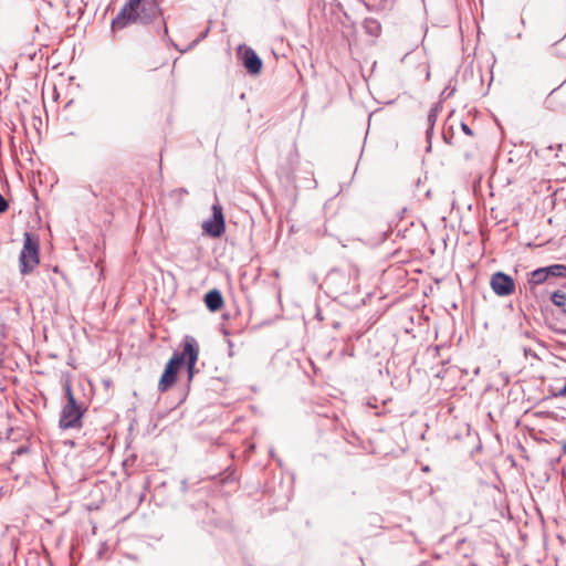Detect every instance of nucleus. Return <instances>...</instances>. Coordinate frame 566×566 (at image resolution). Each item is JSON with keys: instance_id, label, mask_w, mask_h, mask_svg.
Listing matches in <instances>:
<instances>
[{"instance_id": "obj_15", "label": "nucleus", "mask_w": 566, "mask_h": 566, "mask_svg": "<svg viewBox=\"0 0 566 566\" xmlns=\"http://www.w3.org/2000/svg\"><path fill=\"white\" fill-rule=\"evenodd\" d=\"M64 394L66 402H72V400H76L72 390L71 382L69 380L64 382Z\"/></svg>"}, {"instance_id": "obj_16", "label": "nucleus", "mask_w": 566, "mask_h": 566, "mask_svg": "<svg viewBox=\"0 0 566 566\" xmlns=\"http://www.w3.org/2000/svg\"><path fill=\"white\" fill-rule=\"evenodd\" d=\"M8 207H9L8 201L0 193V213L4 212L8 209Z\"/></svg>"}, {"instance_id": "obj_21", "label": "nucleus", "mask_w": 566, "mask_h": 566, "mask_svg": "<svg viewBox=\"0 0 566 566\" xmlns=\"http://www.w3.org/2000/svg\"><path fill=\"white\" fill-rule=\"evenodd\" d=\"M164 36L167 38L168 40H170L168 36V29H167L166 23H164Z\"/></svg>"}, {"instance_id": "obj_17", "label": "nucleus", "mask_w": 566, "mask_h": 566, "mask_svg": "<svg viewBox=\"0 0 566 566\" xmlns=\"http://www.w3.org/2000/svg\"><path fill=\"white\" fill-rule=\"evenodd\" d=\"M199 42V40H196L193 41L188 48L186 49H179L177 44L172 43V45L181 53H185L187 52L189 49H192L197 43Z\"/></svg>"}, {"instance_id": "obj_8", "label": "nucleus", "mask_w": 566, "mask_h": 566, "mask_svg": "<svg viewBox=\"0 0 566 566\" xmlns=\"http://www.w3.org/2000/svg\"><path fill=\"white\" fill-rule=\"evenodd\" d=\"M240 55L242 64L249 74L258 75L261 72L263 62L253 49L240 46Z\"/></svg>"}, {"instance_id": "obj_24", "label": "nucleus", "mask_w": 566, "mask_h": 566, "mask_svg": "<svg viewBox=\"0 0 566 566\" xmlns=\"http://www.w3.org/2000/svg\"><path fill=\"white\" fill-rule=\"evenodd\" d=\"M564 313L566 314V310H564Z\"/></svg>"}, {"instance_id": "obj_20", "label": "nucleus", "mask_w": 566, "mask_h": 566, "mask_svg": "<svg viewBox=\"0 0 566 566\" xmlns=\"http://www.w3.org/2000/svg\"><path fill=\"white\" fill-rule=\"evenodd\" d=\"M339 275H342V273L339 271H333L329 274V280H334L336 276H339Z\"/></svg>"}, {"instance_id": "obj_5", "label": "nucleus", "mask_w": 566, "mask_h": 566, "mask_svg": "<svg viewBox=\"0 0 566 566\" xmlns=\"http://www.w3.org/2000/svg\"><path fill=\"white\" fill-rule=\"evenodd\" d=\"M199 348L195 337L187 335L184 339V349L179 356L184 357V364L187 366L188 381H191L195 375L196 363L198 360Z\"/></svg>"}, {"instance_id": "obj_4", "label": "nucleus", "mask_w": 566, "mask_h": 566, "mask_svg": "<svg viewBox=\"0 0 566 566\" xmlns=\"http://www.w3.org/2000/svg\"><path fill=\"white\" fill-rule=\"evenodd\" d=\"M182 364L184 357L179 356V353H175L166 364L164 373L159 379L158 390L160 392H165L176 382L178 370Z\"/></svg>"}, {"instance_id": "obj_1", "label": "nucleus", "mask_w": 566, "mask_h": 566, "mask_svg": "<svg viewBox=\"0 0 566 566\" xmlns=\"http://www.w3.org/2000/svg\"><path fill=\"white\" fill-rule=\"evenodd\" d=\"M160 13L157 0H127L112 20L111 28L118 31L132 24H149Z\"/></svg>"}, {"instance_id": "obj_9", "label": "nucleus", "mask_w": 566, "mask_h": 566, "mask_svg": "<svg viewBox=\"0 0 566 566\" xmlns=\"http://www.w3.org/2000/svg\"><path fill=\"white\" fill-rule=\"evenodd\" d=\"M205 303H206V306L211 312L219 311L222 307V305H223V297H222L221 292L219 290H217V289H213V290L209 291L205 295Z\"/></svg>"}, {"instance_id": "obj_7", "label": "nucleus", "mask_w": 566, "mask_h": 566, "mask_svg": "<svg viewBox=\"0 0 566 566\" xmlns=\"http://www.w3.org/2000/svg\"><path fill=\"white\" fill-rule=\"evenodd\" d=\"M490 284L493 292L499 296L512 294L515 287L514 280L503 272L492 274Z\"/></svg>"}, {"instance_id": "obj_19", "label": "nucleus", "mask_w": 566, "mask_h": 566, "mask_svg": "<svg viewBox=\"0 0 566 566\" xmlns=\"http://www.w3.org/2000/svg\"><path fill=\"white\" fill-rule=\"evenodd\" d=\"M555 397H565L566 396V384L554 394Z\"/></svg>"}, {"instance_id": "obj_18", "label": "nucleus", "mask_w": 566, "mask_h": 566, "mask_svg": "<svg viewBox=\"0 0 566 566\" xmlns=\"http://www.w3.org/2000/svg\"><path fill=\"white\" fill-rule=\"evenodd\" d=\"M461 129L464 134L469 136L473 135L472 129L465 123H461Z\"/></svg>"}, {"instance_id": "obj_10", "label": "nucleus", "mask_w": 566, "mask_h": 566, "mask_svg": "<svg viewBox=\"0 0 566 566\" xmlns=\"http://www.w3.org/2000/svg\"><path fill=\"white\" fill-rule=\"evenodd\" d=\"M547 281L548 277L544 268H538L528 274V284L532 286L543 284Z\"/></svg>"}, {"instance_id": "obj_23", "label": "nucleus", "mask_w": 566, "mask_h": 566, "mask_svg": "<svg viewBox=\"0 0 566 566\" xmlns=\"http://www.w3.org/2000/svg\"><path fill=\"white\" fill-rule=\"evenodd\" d=\"M562 451H563V453H566V442H565V443H563V446H562Z\"/></svg>"}, {"instance_id": "obj_6", "label": "nucleus", "mask_w": 566, "mask_h": 566, "mask_svg": "<svg viewBox=\"0 0 566 566\" xmlns=\"http://www.w3.org/2000/svg\"><path fill=\"white\" fill-rule=\"evenodd\" d=\"M202 229L212 238H219L226 231L223 211L219 203L212 206V217L203 222Z\"/></svg>"}, {"instance_id": "obj_12", "label": "nucleus", "mask_w": 566, "mask_h": 566, "mask_svg": "<svg viewBox=\"0 0 566 566\" xmlns=\"http://www.w3.org/2000/svg\"><path fill=\"white\" fill-rule=\"evenodd\" d=\"M548 280L551 277H565L566 279V265L564 264H552L544 266Z\"/></svg>"}, {"instance_id": "obj_2", "label": "nucleus", "mask_w": 566, "mask_h": 566, "mask_svg": "<svg viewBox=\"0 0 566 566\" xmlns=\"http://www.w3.org/2000/svg\"><path fill=\"white\" fill-rule=\"evenodd\" d=\"M40 241L32 232H24L23 247L19 255V268L22 275L30 274L39 264Z\"/></svg>"}, {"instance_id": "obj_13", "label": "nucleus", "mask_w": 566, "mask_h": 566, "mask_svg": "<svg viewBox=\"0 0 566 566\" xmlns=\"http://www.w3.org/2000/svg\"><path fill=\"white\" fill-rule=\"evenodd\" d=\"M439 108H440L439 104H434L429 111V114L427 117V122H428L427 136L428 137H430L433 132V127H434V124H436V120L438 117Z\"/></svg>"}, {"instance_id": "obj_3", "label": "nucleus", "mask_w": 566, "mask_h": 566, "mask_svg": "<svg viewBox=\"0 0 566 566\" xmlns=\"http://www.w3.org/2000/svg\"><path fill=\"white\" fill-rule=\"evenodd\" d=\"M85 410L86 409L78 405L76 400L65 402L60 412L59 428L62 430L81 429Z\"/></svg>"}, {"instance_id": "obj_11", "label": "nucleus", "mask_w": 566, "mask_h": 566, "mask_svg": "<svg viewBox=\"0 0 566 566\" xmlns=\"http://www.w3.org/2000/svg\"><path fill=\"white\" fill-rule=\"evenodd\" d=\"M363 27L366 33L369 35L378 36L381 33V24L374 18H366L364 20Z\"/></svg>"}, {"instance_id": "obj_22", "label": "nucleus", "mask_w": 566, "mask_h": 566, "mask_svg": "<svg viewBox=\"0 0 566 566\" xmlns=\"http://www.w3.org/2000/svg\"><path fill=\"white\" fill-rule=\"evenodd\" d=\"M24 451H25V449H24V448H20V449H18L17 453H18V454H21V453H23Z\"/></svg>"}, {"instance_id": "obj_14", "label": "nucleus", "mask_w": 566, "mask_h": 566, "mask_svg": "<svg viewBox=\"0 0 566 566\" xmlns=\"http://www.w3.org/2000/svg\"><path fill=\"white\" fill-rule=\"evenodd\" d=\"M551 301L554 305L557 307H565L566 306V293L563 291H555L551 295Z\"/></svg>"}]
</instances>
